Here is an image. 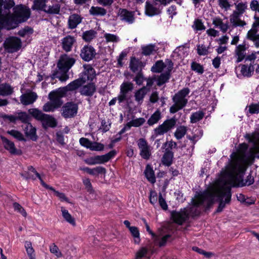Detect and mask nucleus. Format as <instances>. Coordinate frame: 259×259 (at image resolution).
I'll return each instance as SVG.
<instances>
[{
    "label": "nucleus",
    "instance_id": "nucleus-44",
    "mask_svg": "<svg viewBox=\"0 0 259 259\" xmlns=\"http://www.w3.org/2000/svg\"><path fill=\"white\" fill-rule=\"evenodd\" d=\"M25 247L29 259H35L34 250L32 246L31 242L26 241L25 243Z\"/></svg>",
    "mask_w": 259,
    "mask_h": 259
},
{
    "label": "nucleus",
    "instance_id": "nucleus-23",
    "mask_svg": "<svg viewBox=\"0 0 259 259\" xmlns=\"http://www.w3.org/2000/svg\"><path fill=\"white\" fill-rule=\"evenodd\" d=\"M84 83V78L79 77L78 78L75 79L74 80L69 83L66 86V88H67L68 92L73 91L81 87Z\"/></svg>",
    "mask_w": 259,
    "mask_h": 259
},
{
    "label": "nucleus",
    "instance_id": "nucleus-21",
    "mask_svg": "<svg viewBox=\"0 0 259 259\" xmlns=\"http://www.w3.org/2000/svg\"><path fill=\"white\" fill-rule=\"evenodd\" d=\"M116 153V150H113L106 154L95 156V160L97 161V164H102L108 162L111 158L114 157Z\"/></svg>",
    "mask_w": 259,
    "mask_h": 259
},
{
    "label": "nucleus",
    "instance_id": "nucleus-3",
    "mask_svg": "<svg viewBox=\"0 0 259 259\" xmlns=\"http://www.w3.org/2000/svg\"><path fill=\"white\" fill-rule=\"evenodd\" d=\"M78 105L77 103L72 102H67L61 107V114L64 118H71L74 117L78 112Z\"/></svg>",
    "mask_w": 259,
    "mask_h": 259
},
{
    "label": "nucleus",
    "instance_id": "nucleus-45",
    "mask_svg": "<svg viewBox=\"0 0 259 259\" xmlns=\"http://www.w3.org/2000/svg\"><path fill=\"white\" fill-rule=\"evenodd\" d=\"M187 130V127L184 125L178 127L175 133V137L178 140L181 139L186 135Z\"/></svg>",
    "mask_w": 259,
    "mask_h": 259
},
{
    "label": "nucleus",
    "instance_id": "nucleus-58",
    "mask_svg": "<svg viewBox=\"0 0 259 259\" xmlns=\"http://www.w3.org/2000/svg\"><path fill=\"white\" fill-rule=\"evenodd\" d=\"M146 80L147 81L146 85L143 87H146L145 90L149 92L150 91L151 87L153 85L154 82L156 80V76L154 75L152 77L146 78Z\"/></svg>",
    "mask_w": 259,
    "mask_h": 259
},
{
    "label": "nucleus",
    "instance_id": "nucleus-15",
    "mask_svg": "<svg viewBox=\"0 0 259 259\" xmlns=\"http://www.w3.org/2000/svg\"><path fill=\"white\" fill-rule=\"evenodd\" d=\"M83 67L85 71L80 74L79 77L84 78L85 83L87 80L92 82L96 76L95 70L90 65L85 64Z\"/></svg>",
    "mask_w": 259,
    "mask_h": 259
},
{
    "label": "nucleus",
    "instance_id": "nucleus-4",
    "mask_svg": "<svg viewBox=\"0 0 259 259\" xmlns=\"http://www.w3.org/2000/svg\"><path fill=\"white\" fill-rule=\"evenodd\" d=\"M230 179L227 180L225 177H223L221 179V182L224 184V186L227 185H231V187H242L246 185V183H244L243 177L242 175H239L235 174L234 175L232 173L229 174Z\"/></svg>",
    "mask_w": 259,
    "mask_h": 259
},
{
    "label": "nucleus",
    "instance_id": "nucleus-37",
    "mask_svg": "<svg viewBox=\"0 0 259 259\" xmlns=\"http://www.w3.org/2000/svg\"><path fill=\"white\" fill-rule=\"evenodd\" d=\"M161 113L158 110H157L153 114L151 115L147 121V124L149 126H152L153 124L157 123L158 121L161 119Z\"/></svg>",
    "mask_w": 259,
    "mask_h": 259
},
{
    "label": "nucleus",
    "instance_id": "nucleus-31",
    "mask_svg": "<svg viewBox=\"0 0 259 259\" xmlns=\"http://www.w3.org/2000/svg\"><path fill=\"white\" fill-rule=\"evenodd\" d=\"M97 34V32L94 29H90L82 33V38L84 41L90 42L96 37Z\"/></svg>",
    "mask_w": 259,
    "mask_h": 259
},
{
    "label": "nucleus",
    "instance_id": "nucleus-38",
    "mask_svg": "<svg viewBox=\"0 0 259 259\" xmlns=\"http://www.w3.org/2000/svg\"><path fill=\"white\" fill-rule=\"evenodd\" d=\"M205 115V113L199 110L193 113L190 116V122L191 123H196L203 119Z\"/></svg>",
    "mask_w": 259,
    "mask_h": 259
},
{
    "label": "nucleus",
    "instance_id": "nucleus-20",
    "mask_svg": "<svg viewBox=\"0 0 259 259\" xmlns=\"http://www.w3.org/2000/svg\"><path fill=\"white\" fill-rule=\"evenodd\" d=\"M25 136L33 141H36L38 139V136L36 135V129L33 126L32 124L28 123L24 129Z\"/></svg>",
    "mask_w": 259,
    "mask_h": 259
},
{
    "label": "nucleus",
    "instance_id": "nucleus-34",
    "mask_svg": "<svg viewBox=\"0 0 259 259\" xmlns=\"http://www.w3.org/2000/svg\"><path fill=\"white\" fill-rule=\"evenodd\" d=\"M61 5L58 3H56L52 6H49L44 12L50 15L59 14L60 12Z\"/></svg>",
    "mask_w": 259,
    "mask_h": 259
},
{
    "label": "nucleus",
    "instance_id": "nucleus-62",
    "mask_svg": "<svg viewBox=\"0 0 259 259\" xmlns=\"http://www.w3.org/2000/svg\"><path fill=\"white\" fill-rule=\"evenodd\" d=\"M236 8L237 10V12L239 14L242 15L245 11V10L247 8L246 3H239L237 5H236Z\"/></svg>",
    "mask_w": 259,
    "mask_h": 259
},
{
    "label": "nucleus",
    "instance_id": "nucleus-13",
    "mask_svg": "<svg viewBox=\"0 0 259 259\" xmlns=\"http://www.w3.org/2000/svg\"><path fill=\"white\" fill-rule=\"evenodd\" d=\"M1 139L5 148L9 151L11 154L17 155H21L22 154V150L16 149L14 142L10 141L4 136H2Z\"/></svg>",
    "mask_w": 259,
    "mask_h": 259
},
{
    "label": "nucleus",
    "instance_id": "nucleus-41",
    "mask_svg": "<svg viewBox=\"0 0 259 259\" xmlns=\"http://www.w3.org/2000/svg\"><path fill=\"white\" fill-rule=\"evenodd\" d=\"M134 89V84L131 82H123L120 88V93H123L126 95L129 92H131Z\"/></svg>",
    "mask_w": 259,
    "mask_h": 259
},
{
    "label": "nucleus",
    "instance_id": "nucleus-43",
    "mask_svg": "<svg viewBox=\"0 0 259 259\" xmlns=\"http://www.w3.org/2000/svg\"><path fill=\"white\" fill-rule=\"evenodd\" d=\"M7 134L13 137L18 141L24 142L26 141V140L24 138L23 134L18 131L15 130L8 131Z\"/></svg>",
    "mask_w": 259,
    "mask_h": 259
},
{
    "label": "nucleus",
    "instance_id": "nucleus-25",
    "mask_svg": "<svg viewBox=\"0 0 259 259\" xmlns=\"http://www.w3.org/2000/svg\"><path fill=\"white\" fill-rule=\"evenodd\" d=\"M82 18L79 15L74 14L70 16L68 19V27L74 29L81 22Z\"/></svg>",
    "mask_w": 259,
    "mask_h": 259
},
{
    "label": "nucleus",
    "instance_id": "nucleus-63",
    "mask_svg": "<svg viewBox=\"0 0 259 259\" xmlns=\"http://www.w3.org/2000/svg\"><path fill=\"white\" fill-rule=\"evenodd\" d=\"M92 142H93L91 141L88 139L85 138H81L79 139L80 144L81 146H82L88 149L90 148L91 146L92 145Z\"/></svg>",
    "mask_w": 259,
    "mask_h": 259
},
{
    "label": "nucleus",
    "instance_id": "nucleus-53",
    "mask_svg": "<svg viewBox=\"0 0 259 259\" xmlns=\"http://www.w3.org/2000/svg\"><path fill=\"white\" fill-rule=\"evenodd\" d=\"M170 77L164 73H161L157 78V85L159 87L161 86L165 83L167 82L169 79Z\"/></svg>",
    "mask_w": 259,
    "mask_h": 259
},
{
    "label": "nucleus",
    "instance_id": "nucleus-61",
    "mask_svg": "<svg viewBox=\"0 0 259 259\" xmlns=\"http://www.w3.org/2000/svg\"><path fill=\"white\" fill-rule=\"evenodd\" d=\"M111 127V122L109 121L107 122L105 119H102L101 121V126L100 130H101L102 132L106 133L108 132Z\"/></svg>",
    "mask_w": 259,
    "mask_h": 259
},
{
    "label": "nucleus",
    "instance_id": "nucleus-27",
    "mask_svg": "<svg viewBox=\"0 0 259 259\" xmlns=\"http://www.w3.org/2000/svg\"><path fill=\"white\" fill-rule=\"evenodd\" d=\"M246 45L245 42H244L242 45H239L236 47V49L235 50L236 55L238 56L237 59L236 60L237 63H239L241 62L244 58L245 56V54L244 51L246 50Z\"/></svg>",
    "mask_w": 259,
    "mask_h": 259
},
{
    "label": "nucleus",
    "instance_id": "nucleus-11",
    "mask_svg": "<svg viewBox=\"0 0 259 259\" xmlns=\"http://www.w3.org/2000/svg\"><path fill=\"white\" fill-rule=\"evenodd\" d=\"M48 98L50 102H48L44 104L42 110L45 112H54L56 109L60 108L63 103L59 99H54L48 95Z\"/></svg>",
    "mask_w": 259,
    "mask_h": 259
},
{
    "label": "nucleus",
    "instance_id": "nucleus-22",
    "mask_svg": "<svg viewBox=\"0 0 259 259\" xmlns=\"http://www.w3.org/2000/svg\"><path fill=\"white\" fill-rule=\"evenodd\" d=\"M174 158V153L170 150L166 148L162 157L161 161L162 164L166 166H169L172 163Z\"/></svg>",
    "mask_w": 259,
    "mask_h": 259
},
{
    "label": "nucleus",
    "instance_id": "nucleus-36",
    "mask_svg": "<svg viewBox=\"0 0 259 259\" xmlns=\"http://www.w3.org/2000/svg\"><path fill=\"white\" fill-rule=\"evenodd\" d=\"M166 67V64L162 60L157 61L151 67V70L154 73H161Z\"/></svg>",
    "mask_w": 259,
    "mask_h": 259
},
{
    "label": "nucleus",
    "instance_id": "nucleus-18",
    "mask_svg": "<svg viewBox=\"0 0 259 259\" xmlns=\"http://www.w3.org/2000/svg\"><path fill=\"white\" fill-rule=\"evenodd\" d=\"M76 42V39L71 35H67L62 39V48L66 52H70L72 46Z\"/></svg>",
    "mask_w": 259,
    "mask_h": 259
},
{
    "label": "nucleus",
    "instance_id": "nucleus-35",
    "mask_svg": "<svg viewBox=\"0 0 259 259\" xmlns=\"http://www.w3.org/2000/svg\"><path fill=\"white\" fill-rule=\"evenodd\" d=\"M141 66H143L142 62L137 59L135 57H132L130 63V69L133 72H136L138 71L139 67Z\"/></svg>",
    "mask_w": 259,
    "mask_h": 259
},
{
    "label": "nucleus",
    "instance_id": "nucleus-5",
    "mask_svg": "<svg viewBox=\"0 0 259 259\" xmlns=\"http://www.w3.org/2000/svg\"><path fill=\"white\" fill-rule=\"evenodd\" d=\"M3 46L7 52L13 53L18 51L21 48L22 41L18 37L10 36L6 39Z\"/></svg>",
    "mask_w": 259,
    "mask_h": 259
},
{
    "label": "nucleus",
    "instance_id": "nucleus-1",
    "mask_svg": "<svg viewBox=\"0 0 259 259\" xmlns=\"http://www.w3.org/2000/svg\"><path fill=\"white\" fill-rule=\"evenodd\" d=\"M28 112L35 119L41 122L44 130H46L49 127L54 128L57 126L58 121L52 115L44 113L37 108L29 109Z\"/></svg>",
    "mask_w": 259,
    "mask_h": 259
},
{
    "label": "nucleus",
    "instance_id": "nucleus-30",
    "mask_svg": "<svg viewBox=\"0 0 259 259\" xmlns=\"http://www.w3.org/2000/svg\"><path fill=\"white\" fill-rule=\"evenodd\" d=\"M89 13L94 16H104L106 14L107 11L102 7L92 6L89 10Z\"/></svg>",
    "mask_w": 259,
    "mask_h": 259
},
{
    "label": "nucleus",
    "instance_id": "nucleus-29",
    "mask_svg": "<svg viewBox=\"0 0 259 259\" xmlns=\"http://www.w3.org/2000/svg\"><path fill=\"white\" fill-rule=\"evenodd\" d=\"M14 92L13 88L9 83H4L0 84V95L2 96H9Z\"/></svg>",
    "mask_w": 259,
    "mask_h": 259
},
{
    "label": "nucleus",
    "instance_id": "nucleus-26",
    "mask_svg": "<svg viewBox=\"0 0 259 259\" xmlns=\"http://www.w3.org/2000/svg\"><path fill=\"white\" fill-rule=\"evenodd\" d=\"M144 174L145 177L149 182L151 184H154L155 183L156 178L154 171L150 165H147L144 171Z\"/></svg>",
    "mask_w": 259,
    "mask_h": 259
},
{
    "label": "nucleus",
    "instance_id": "nucleus-40",
    "mask_svg": "<svg viewBox=\"0 0 259 259\" xmlns=\"http://www.w3.org/2000/svg\"><path fill=\"white\" fill-rule=\"evenodd\" d=\"M145 13L147 16L150 17H152L159 14L158 12V9L148 2L146 3Z\"/></svg>",
    "mask_w": 259,
    "mask_h": 259
},
{
    "label": "nucleus",
    "instance_id": "nucleus-55",
    "mask_svg": "<svg viewBox=\"0 0 259 259\" xmlns=\"http://www.w3.org/2000/svg\"><path fill=\"white\" fill-rule=\"evenodd\" d=\"M104 145L100 143L93 142L90 149L92 151H101L104 150Z\"/></svg>",
    "mask_w": 259,
    "mask_h": 259
},
{
    "label": "nucleus",
    "instance_id": "nucleus-51",
    "mask_svg": "<svg viewBox=\"0 0 259 259\" xmlns=\"http://www.w3.org/2000/svg\"><path fill=\"white\" fill-rule=\"evenodd\" d=\"M33 33V29L32 28L29 26H25L23 29L20 30L18 34L21 37H24L27 34H32Z\"/></svg>",
    "mask_w": 259,
    "mask_h": 259
},
{
    "label": "nucleus",
    "instance_id": "nucleus-60",
    "mask_svg": "<svg viewBox=\"0 0 259 259\" xmlns=\"http://www.w3.org/2000/svg\"><path fill=\"white\" fill-rule=\"evenodd\" d=\"M257 32V29H251L249 30L247 34L246 37L248 39L250 40L251 41L256 40V34Z\"/></svg>",
    "mask_w": 259,
    "mask_h": 259
},
{
    "label": "nucleus",
    "instance_id": "nucleus-48",
    "mask_svg": "<svg viewBox=\"0 0 259 259\" xmlns=\"http://www.w3.org/2000/svg\"><path fill=\"white\" fill-rule=\"evenodd\" d=\"M146 78L144 76L142 68H141V69L136 74L135 77L134 79V80L136 81V83L137 85H141L142 84L143 81L146 80Z\"/></svg>",
    "mask_w": 259,
    "mask_h": 259
},
{
    "label": "nucleus",
    "instance_id": "nucleus-52",
    "mask_svg": "<svg viewBox=\"0 0 259 259\" xmlns=\"http://www.w3.org/2000/svg\"><path fill=\"white\" fill-rule=\"evenodd\" d=\"M133 237L135 238H137L138 240L137 239L135 240V242L136 243H139L140 242V233L138 228L135 226H132V227H130L129 229Z\"/></svg>",
    "mask_w": 259,
    "mask_h": 259
},
{
    "label": "nucleus",
    "instance_id": "nucleus-49",
    "mask_svg": "<svg viewBox=\"0 0 259 259\" xmlns=\"http://www.w3.org/2000/svg\"><path fill=\"white\" fill-rule=\"evenodd\" d=\"M155 46L154 45H148L142 47V54L145 56H149L154 51Z\"/></svg>",
    "mask_w": 259,
    "mask_h": 259
},
{
    "label": "nucleus",
    "instance_id": "nucleus-6",
    "mask_svg": "<svg viewBox=\"0 0 259 259\" xmlns=\"http://www.w3.org/2000/svg\"><path fill=\"white\" fill-rule=\"evenodd\" d=\"M214 203V199L212 195L208 192L200 195L196 201H194L192 207H196L198 208L201 205L205 207V210L209 209Z\"/></svg>",
    "mask_w": 259,
    "mask_h": 259
},
{
    "label": "nucleus",
    "instance_id": "nucleus-28",
    "mask_svg": "<svg viewBox=\"0 0 259 259\" xmlns=\"http://www.w3.org/2000/svg\"><path fill=\"white\" fill-rule=\"evenodd\" d=\"M83 170L86 171L88 174L93 176H97L99 174H105L106 172V168L100 166L94 168L85 167L83 168Z\"/></svg>",
    "mask_w": 259,
    "mask_h": 259
},
{
    "label": "nucleus",
    "instance_id": "nucleus-54",
    "mask_svg": "<svg viewBox=\"0 0 259 259\" xmlns=\"http://www.w3.org/2000/svg\"><path fill=\"white\" fill-rule=\"evenodd\" d=\"M197 53L200 56H205L208 54V51L209 47H206L204 45H197Z\"/></svg>",
    "mask_w": 259,
    "mask_h": 259
},
{
    "label": "nucleus",
    "instance_id": "nucleus-17",
    "mask_svg": "<svg viewBox=\"0 0 259 259\" xmlns=\"http://www.w3.org/2000/svg\"><path fill=\"white\" fill-rule=\"evenodd\" d=\"M96 86L95 83L90 82L82 85L80 89V93L82 96L92 97L96 92Z\"/></svg>",
    "mask_w": 259,
    "mask_h": 259
},
{
    "label": "nucleus",
    "instance_id": "nucleus-10",
    "mask_svg": "<svg viewBox=\"0 0 259 259\" xmlns=\"http://www.w3.org/2000/svg\"><path fill=\"white\" fill-rule=\"evenodd\" d=\"M171 218L173 221L179 225H182L189 219V213L184 209L183 210H181L180 211L173 210L171 212Z\"/></svg>",
    "mask_w": 259,
    "mask_h": 259
},
{
    "label": "nucleus",
    "instance_id": "nucleus-64",
    "mask_svg": "<svg viewBox=\"0 0 259 259\" xmlns=\"http://www.w3.org/2000/svg\"><path fill=\"white\" fill-rule=\"evenodd\" d=\"M145 119L143 117L137 118L131 120V123L133 124V126L139 127L144 123Z\"/></svg>",
    "mask_w": 259,
    "mask_h": 259
},
{
    "label": "nucleus",
    "instance_id": "nucleus-42",
    "mask_svg": "<svg viewBox=\"0 0 259 259\" xmlns=\"http://www.w3.org/2000/svg\"><path fill=\"white\" fill-rule=\"evenodd\" d=\"M17 120H20L22 123L28 124L30 123V117L26 112L21 111L18 113L16 116Z\"/></svg>",
    "mask_w": 259,
    "mask_h": 259
},
{
    "label": "nucleus",
    "instance_id": "nucleus-12",
    "mask_svg": "<svg viewBox=\"0 0 259 259\" xmlns=\"http://www.w3.org/2000/svg\"><path fill=\"white\" fill-rule=\"evenodd\" d=\"M138 146L140 149V155L145 159L148 160L151 155L150 148L146 140L145 139L141 138L138 142Z\"/></svg>",
    "mask_w": 259,
    "mask_h": 259
},
{
    "label": "nucleus",
    "instance_id": "nucleus-14",
    "mask_svg": "<svg viewBox=\"0 0 259 259\" xmlns=\"http://www.w3.org/2000/svg\"><path fill=\"white\" fill-rule=\"evenodd\" d=\"M118 16L120 20L127 22L128 24H132L135 21V12L130 11L125 9H119Z\"/></svg>",
    "mask_w": 259,
    "mask_h": 259
},
{
    "label": "nucleus",
    "instance_id": "nucleus-24",
    "mask_svg": "<svg viewBox=\"0 0 259 259\" xmlns=\"http://www.w3.org/2000/svg\"><path fill=\"white\" fill-rule=\"evenodd\" d=\"M67 92L68 91L65 86L51 92L49 95L51 97H52L54 99H59L61 102H63L61 98L65 96Z\"/></svg>",
    "mask_w": 259,
    "mask_h": 259
},
{
    "label": "nucleus",
    "instance_id": "nucleus-9",
    "mask_svg": "<svg viewBox=\"0 0 259 259\" xmlns=\"http://www.w3.org/2000/svg\"><path fill=\"white\" fill-rule=\"evenodd\" d=\"M97 53L94 48L91 45H84L80 50V57L85 62H89L95 58Z\"/></svg>",
    "mask_w": 259,
    "mask_h": 259
},
{
    "label": "nucleus",
    "instance_id": "nucleus-33",
    "mask_svg": "<svg viewBox=\"0 0 259 259\" xmlns=\"http://www.w3.org/2000/svg\"><path fill=\"white\" fill-rule=\"evenodd\" d=\"M47 0H34L33 4L31 7L33 10L42 11L47 8L46 3Z\"/></svg>",
    "mask_w": 259,
    "mask_h": 259
},
{
    "label": "nucleus",
    "instance_id": "nucleus-8",
    "mask_svg": "<svg viewBox=\"0 0 259 259\" xmlns=\"http://www.w3.org/2000/svg\"><path fill=\"white\" fill-rule=\"evenodd\" d=\"M177 121V119L176 118L175 116L170 119L165 120L162 124L155 128L154 132L155 135H162L166 133L175 126Z\"/></svg>",
    "mask_w": 259,
    "mask_h": 259
},
{
    "label": "nucleus",
    "instance_id": "nucleus-39",
    "mask_svg": "<svg viewBox=\"0 0 259 259\" xmlns=\"http://www.w3.org/2000/svg\"><path fill=\"white\" fill-rule=\"evenodd\" d=\"M62 214L63 218L68 223L72 225V226H75L76 223L74 219L71 216L69 213L68 211L65 209L63 207H61Z\"/></svg>",
    "mask_w": 259,
    "mask_h": 259
},
{
    "label": "nucleus",
    "instance_id": "nucleus-2",
    "mask_svg": "<svg viewBox=\"0 0 259 259\" xmlns=\"http://www.w3.org/2000/svg\"><path fill=\"white\" fill-rule=\"evenodd\" d=\"M231 187H223L217 193L219 201V206L215 211L216 213L221 212L225 207L226 204H229L231 200Z\"/></svg>",
    "mask_w": 259,
    "mask_h": 259
},
{
    "label": "nucleus",
    "instance_id": "nucleus-16",
    "mask_svg": "<svg viewBox=\"0 0 259 259\" xmlns=\"http://www.w3.org/2000/svg\"><path fill=\"white\" fill-rule=\"evenodd\" d=\"M190 89L188 88H183L176 93L172 98V101L174 103H183L186 101V105L188 103V100L185 97L190 93Z\"/></svg>",
    "mask_w": 259,
    "mask_h": 259
},
{
    "label": "nucleus",
    "instance_id": "nucleus-59",
    "mask_svg": "<svg viewBox=\"0 0 259 259\" xmlns=\"http://www.w3.org/2000/svg\"><path fill=\"white\" fill-rule=\"evenodd\" d=\"M13 207L15 211H17L20 213L23 217H25L27 215V213L25 210L18 203L14 202L13 203Z\"/></svg>",
    "mask_w": 259,
    "mask_h": 259
},
{
    "label": "nucleus",
    "instance_id": "nucleus-47",
    "mask_svg": "<svg viewBox=\"0 0 259 259\" xmlns=\"http://www.w3.org/2000/svg\"><path fill=\"white\" fill-rule=\"evenodd\" d=\"M191 68L192 70L200 74H202L204 71V67L202 65L194 61L191 63Z\"/></svg>",
    "mask_w": 259,
    "mask_h": 259
},
{
    "label": "nucleus",
    "instance_id": "nucleus-56",
    "mask_svg": "<svg viewBox=\"0 0 259 259\" xmlns=\"http://www.w3.org/2000/svg\"><path fill=\"white\" fill-rule=\"evenodd\" d=\"M241 73L244 77H250L251 74H250V71L248 70V65L247 64H241Z\"/></svg>",
    "mask_w": 259,
    "mask_h": 259
},
{
    "label": "nucleus",
    "instance_id": "nucleus-7",
    "mask_svg": "<svg viewBox=\"0 0 259 259\" xmlns=\"http://www.w3.org/2000/svg\"><path fill=\"white\" fill-rule=\"evenodd\" d=\"M75 62L76 60L74 58L70 57L67 54H63L60 56L57 63V66L60 71L68 72Z\"/></svg>",
    "mask_w": 259,
    "mask_h": 259
},
{
    "label": "nucleus",
    "instance_id": "nucleus-50",
    "mask_svg": "<svg viewBox=\"0 0 259 259\" xmlns=\"http://www.w3.org/2000/svg\"><path fill=\"white\" fill-rule=\"evenodd\" d=\"M186 106V101H184L183 103H176L172 105L169 109V112L171 113H175L179 110L183 109Z\"/></svg>",
    "mask_w": 259,
    "mask_h": 259
},
{
    "label": "nucleus",
    "instance_id": "nucleus-57",
    "mask_svg": "<svg viewBox=\"0 0 259 259\" xmlns=\"http://www.w3.org/2000/svg\"><path fill=\"white\" fill-rule=\"evenodd\" d=\"M107 42H116L119 40V38L116 35L111 33H105L104 36Z\"/></svg>",
    "mask_w": 259,
    "mask_h": 259
},
{
    "label": "nucleus",
    "instance_id": "nucleus-46",
    "mask_svg": "<svg viewBox=\"0 0 259 259\" xmlns=\"http://www.w3.org/2000/svg\"><path fill=\"white\" fill-rule=\"evenodd\" d=\"M241 14H239L236 11H234L232 14L230 15V22L232 24V25L234 27L238 26V21L240 19V16Z\"/></svg>",
    "mask_w": 259,
    "mask_h": 259
},
{
    "label": "nucleus",
    "instance_id": "nucleus-19",
    "mask_svg": "<svg viewBox=\"0 0 259 259\" xmlns=\"http://www.w3.org/2000/svg\"><path fill=\"white\" fill-rule=\"evenodd\" d=\"M37 98L36 93L31 92L30 93L22 94L20 97L21 103L24 105H28L32 104Z\"/></svg>",
    "mask_w": 259,
    "mask_h": 259
},
{
    "label": "nucleus",
    "instance_id": "nucleus-32",
    "mask_svg": "<svg viewBox=\"0 0 259 259\" xmlns=\"http://www.w3.org/2000/svg\"><path fill=\"white\" fill-rule=\"evenodd\" d=\"M146 90V87H142L137 90L135 93V100L138 102L139 104H141L143 99L148 92Z\"/></svg>",
    "mask_w": 259,
    "mask_h": 259
}]
</instances>
